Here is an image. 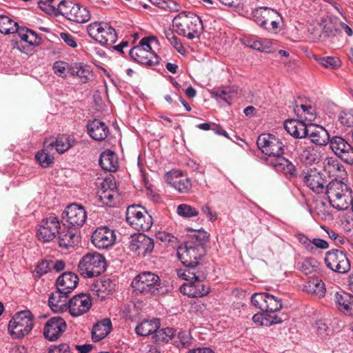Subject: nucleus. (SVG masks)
I'll return each instance as SVG.
<instances>
[{
  "label": "nucleus",
  "mask_w": 353,
  "mask_h": 353,
  "mask_svg": "<svg viewBox=\"0 0 353 353\" xmlns=\"http://www.w3.org/2000/svg\"><path fill=\"white\" fill-rule=\"evenodd\" d=\"M256 144L262 153L268 156V163L276 172L290 176L295 174L294 164L283 157L285 145L280 139L271 134H262L258 137Z\"/></svg>",
  "instance_id": "obj_1"
},
{
  "label": "nucleus",
  "mask_w": 353,
  "mask_h": 353,
  "mask_svg": "<svg viewBox=\"0 0 353 353\" xmlns=\"http://www.w3.org/2000/svg\"><path fill=\"white\" fill-rule=\"evenodd\" d=\"M208 241V233L204 230H197L179 247L177 255L184 266L199 262L198 260L205 254Z\"/></svg>",
  "instance_id": "obj_2"
},
{
  "label": "nucleus",
  "mask_w": 353,
  "mask_h": 353,
  "mask_svg": "<svg viewBox=\"0 0 353 353\" xmlns=\"http://www.w3.org/2000/svg\"><path fill=\"white\" fill-rule=\"evenodd\" d=\"M131 287L137 294L145 296L164 294L167 292L159 276L152 272H143L137 274L132 281Z\"/></svg>",
  "instance_id": "obj_3"
},
{
  "label": "nucleus",
  "mask_w": 353,
  "mask_h": 353,
  "mask_svg": "<svg viewBox=\"0 0 353 353\" xmlns=\"http://www.w3.org/2000/svg\"><path fill=\"white\" fill-rule=\"evenodd\" d=\"M175 32L181 36L193 39L199 37L203 30L201 18L191 12H182L172 21Z\"/></svg>",
  "instance_id": "obj_4"
},
{
  "label": "nucleus",
  "mask_w": 353,
  "mask_h": 353,
  "mask_svg": "<svg viewBox=\"0 0 353 353\" xmlns=\"http://www.w3.org/2000/svg\"><path fill=\"white\" fill-rule=\"evenodd\" d=\"M326 195L330 204L338 210H345L350 206L352 190L341 181L334 180L330 182L326 186Z\"/></svg>",
  "instance_id": "obj_5"
},
{
  "label": "nucleus",
  "mask_w": 353,
  "mask_h": 353,
  "mask_svg": "<svg viewBox=\"0 0 353 353\" xmlns=\"http://www.w3.org/2000/svg\"><path fill=\"white\" fill-rule=\"evenodd\" d=\"M33 316L30 311L23 310L15 314L8 323V330L14 339H22L33 328Z\"/></svg>",
  "instance_id": "obj_6"
},
{
  "label": "nucleus",
  "mask_w": 353,
  "mask_h": 353,
  "mask_svg": "<svg viewBox=\"0 0 353 353\" xmlns=\"http://www.w3.org/2000/svg\"><path fill=\"white\" fill-rule=\"evenodd\" d=\"M105 260L97 252L88 253L80 260L78 270L81 275L89 278L97 276L105 270Z\"/></svg>",
  "instance_id": "obj_7"
},
{
  "label": "nucleus",
  "mask_w": 353,
  "mask_h": 353,
  "mask_svg": "<svg viewBox=\"0 0 353 353\" xmlns=\"http://www.w3.org/2000/svg\"><path fill=\"white\" fill-rule=\"evenodd\" d=\"M152 221V216L141 205H132L127 208L126 221L137 230H149Z\"/></svg>",
  "instance_id": "obj_8"
},
{
  "label": "nucleus",
  "mask_w": 353,
  "mask_h": 353,
  "mask_svg": "<svg viewBox=\"0 0 353 353\" xmlns=\"http://www.w3.org/2000/svg\"><path fill=\"white\" fill-rule=\"evenodd\" d=\"M59 12L66 19L74 22L83 23L90 19V11L71 1H62L58 4Z\"/></svg>",
  "instance_id": "obj_9"
},
{
  "label": "nucleus",
  "mask_w": 353,
  "mask_h": 353,
  "mask_svg": "<svg viewBox=\"0 0 353 353\" xmlns=\"http://www.w3.org/2000/svg\"><path fill=\"white\" fill-rule=\"evenodd\" d=\"M325 266L337 274H346L351 268L350 262L346 254L338 249H332L325 253L324 257Z\"/></svg>",
  "instance_id": "obj_10"
},
{
  "label": "nucleus",
  "mask_w": 353,
  "mask_h": 353,
  "mask_svg": "<svg viewBox=\"0 0 353 353\" xmlns=\"http://www.w3.org/2000/svg\"><path fill=\"white\" fill-rule=\"evenodd\" d=\"M62 216L66 224L79 230L85 223L87 214L82 205L72 203L66 207L62 213Z\"/></svg>",
  "instance_id": "obj_11"
},
{
  "label": "nucleus",
  "mask_w": 353,
  "mask_h": 353,
  "mask_svg": "<svg viewBox=\"0 0 353 353\" xmlns=\"http://www.w3.org/2000/svg\"><path fill=\"white\" fill-rule=\"evenodd\" d=\"M154 243L152 239L143 233L130 236L129 242L130 250L139 256H145L152 253Z\"/></svg>",
  "instance_id": "obj_12"
},
{
  "label": "nucleus",
  "mask_w": 353,
  "mask_h": 353,
  "mask_svg": "<svg viewBox=\"0 0 353 353\" xmlns=\"http://www.w3.org/2000/svg\"><path fill=\"white\" fill-rule=\"evenodd\" d=\"M330 145L332 151L348 164H353V147L342 137L334 136L330 139Z\"/></svg>",
  "instance_id": "obj_13"
},
{
  "label": "nucleus",
  "mask_w": 353,
  "mask_h": 353,
  "mask_svg": "<svg viewBox=\"0 0 353 353\" xmlns=\"http://www.w3.org/2000/svg\"><path fill=\"white\" fill-rule=\"evenodd\" d=\"M116 240L114 230L107 226L97 228L92 233L91 241L98 249H107L112 246Z\"/></svg>",
  "instance_id": "obj_14"
},
{
  "label": "nucleus",
  "mask_w": 353,
  "mask_h": 353,
  "mask_svg": "<svg viewBox=\"0 0 353 353\" xmlns=\"http://www.w3.org/2000/svg\"><path fill=\"white\" fill-rule=\"evenodd\" d=\"M59 229L61 226L58 219L50 216L41 221L37 236L40 241L48 242L56 237Z\"/></svg>",
  "instance_id": "obj_15"
},
{
  "label": "nucleus",
  "mask_w": 353,
  "mask_h": 353,
  "mask_svg": "<svg viewBox=\"0 0 353 353\" xmlns=\"http://www.w3.org/2000/svg\"><path fill=\"white\" fill-rule=\"evenodd\" d=\"M303 181L307 186L316 194L326 193L327 179L324 174L316 169H310L303 174Z\"/></svg>",
  "instance_id": "obj_16"
},
{
  "label": "nucleus",
  "mask_w": 353,
  "mask_h": 353,
  "mask_svg": "<svg viewBox=\"0 0 353 353\" xmlns=\"http://www.w3.org/2000/svg\"><path fill=\"white\" fill-rule=\"evenodd\" d=\"M18 35L21 41L27 43L29 46H25L21 42L16 41L13 45V48L18 49L20 52L28 54L30 52V46H39L41 42V37L36 32L26 28H20Z\"/></svg>",
  "instance_id": "obj_17"
},
{
  "label": "nucleus",
  "mask_w": 353,
  "mask_h": 353,
  "mask_svg": "<svg viewBox=\"0 0 353 353\" xmlns=\"http://www.w3.org/2000/svg\"><path fill=\"white\" fill-rule=\"evenodd\" d=\"M92 304V299L89 295L79 294L74 296L69 301L68 309L72 316L77 317L88 312Z\"/></svg>",
  "instance_id": "obj_18"
},
{
  "label": "nucleus",
  "mask_w": 353,
  "mask_h": 353,
  "mask_svg": "<svg viewBox=\"0 0 353 353\" xmlns=\"http://www.w3.org/2000/svg\"><path fill=\"white\" fill-rule=\"evenodd\" d=\"M66 323L60 316L50 318L45 325L43 335L46 339L50 341L57 340L65 331Z\"/></svg>",
  "instance_id": "obj_19"
},
{
  "label": "nucleus",
  "mask_w": 353,
  "mask_h": 353,
  "mask_svg": "<svg viewBox=\"0 0 353 353\" xmlns=\"http://www.w3.org/2000/svg\"><path fill=\"white\" fill-rule=\"evenodd\" d=\"M294 150L300 156L301 161L311 164L320 161L321 154L312 145H307L304 141L297 140L294 142Z\"/></svg>",
  "instance_id": "obj_20"
},
{
  "label": "nucleus",
  "mask_w": 353,
  "mask_h": 353,
  "mask_svg": "<svg viewBox=\"0 0 353 353\" xmlns=\"http://www.w3.org/2000/svg\"><path fill=\"white\" fill-rule=\"evenodd\" d=\"M58 243L63 248L68 249L74 247L80 239L79 231L76 228L64 223L63 228L59 230Z\"/></svg>",
  "instance_id": "obj_21"
},
{
  "label": "nucleus",
  "mask_w": 353,
  "mask_h": 353,
  "mask_svg": "<svg viewBox=\"0 0 353 353\" xmlns=\"http://www.w3.org/2000/svg\"><path fill=\"white\" fill-rule=\"evenodd\" d=\"M177 276L188 281H203L207 276V272L203 265L199 262L185 266L183 269L177 270Z\"/></svg>",
  "instance_id": "obj_22"
},
{
  "label": "nucleus",
  "mask_w": 353,
  "mask_h": 353,
  "mask_svg": "<svg viewBox=\"0 0 353 353\" xmlns=\"http://www.w3.org/2000/svg\"><path fill=\"white\" fill-rule=\"evenodd\" d=\"M129 54L134 61L143 65L151 66L159 63V57L154 52H148L141 47H133Z\"/></svg>",
  "instance_id": "obj_23"
},
{
  "label": "nucleus",
  "mask_w": 353,
  "mask_h": 353,
  "mask_svg": "<svg viewBox=\"0 0 353 353\" xmlns=\"http://www.w3.org/2000/svg\"><path fill=\"white\" fill-rule=\"evenodd\" d=\"M310 142L319 145H327L330 139L328 132L322 126L311 124L307 126V136Z\"/></svg>",
  "instance_id": "obj_24"
},
{
  "label": "nucleus",
  "mask_w": 353,
  "mask_h": 353,
  "mask_svg": "<svg viewBox=\"0 0 353 353\" xmlns=\"http://www.w3.org/2000/svg\"><path fill=\"white\" fill-rule=\"evenodd\" d=\"M86 128L90 137L97 141L105 140L110 132L108 125L104 122L96 119L90 121Z\"/></svg>",
  "instance_id": "obj_25"
},
{
  "label": "nucleus",
  "mask_w": 353,
  "mask_h": 353,
  "mask_svg": "<svg viewBox=\"0 0 353 353\" xmlns=\"http://www.w3.org/2000/svg\"><path fill=\"white\" fill-rule=\"evenodd\" d=\"M69 301L68 294L57 289L56 291L51 293L48 299V305L54 312H61L68 309Z\"/></svg>",
  "instance_id": "obj_26"
},
{
  "label": "nucleus",
  "mask_w": 353,
  "mask_h": 353,
  "mask_svg": "<svg viewBox=\"0 0 353 353\" xmlns=\"http://www.w3.org/2000/svg\"><path fill=\"white\" fill-rule=\"evenodd\" d=\"M78 281L79 278L77 274L72 272H65L57 279V289L65 292V293L69 294L76 288Z\"/></svg>",
  "instance_id": "obj_27"
},
{
  "label": "nucleus",
  "mask_w": 353,
  "mask_h": 353,
  "mask_svg": "<svg viewBox=\"0 0 353 353\" xmlns=\"http://www.w3.org/2000/svg\"><path fill=\"white\" fill-rule=\"evenodd\" d=\"M203 281H190L183 285L181 290L189 297L197 298L206 296L210 291V287L202 283Z\"/></svg>",
  "instance_id": "obj_28"
},
{
  "label": "nucleus",
  "mask_w": 353,
  "mask_h": 353,
  "mask_svg": "<svg viewBox=\"0 0 353 353\" xmlns=\"http://www.w3.org/2000/svg\"><path fill=\"white\" fill-rule=\"evenodd\" d=\"M168 181L180 193H188L192 188L190 179L183 176L181 173L178 172H174L168 176Z\"/></svg>",
  "instance_id": "obj_29"
},
{
  "label": "nucleus",
  "mask_w": 353,
  "mask_h": 353,
  "mask_svg": "<svg viewBox=\"0 0 353 353\" xmlns=\"http://www.w3.org/2000/svg\"><path fill=\"white\" fill-rule=\"evenodd\" d=\"M243 43L250 48L256 50L259 52L272 53V42L268 39H259L252 36L243 39Z\"/></svg>",
  "instance_id": "obj_30"
},
{
  "label": "nucleus",
  "mask_w": 353,
  "mask_h": 353,
  "mask_svg": "<svg viewBox=\"0 0 353 353\" xmlns=\"http://www.w3.org/2000/svg\"><path fill=\"white\" fill-rule=\"evenodd\" d=\"M99 164L104 170L115 172L119 168L117 154L110 150L103 152L100 155Z\"/></svg>",
  "instance_id": "obj_31"
},
{
  "label": "nucleus",
  "mask_w": 353,
  "mask_h": 353,
  "mask_svg": "<svg viewBox=\"0 0 353 353\" xmlns=\"http://www.w3.org/2000/svg\"><path fill=\"white\" fill-rule=\"evenodd\" d=\"M112 331V322L110 319L105 318L93 325L92 330V339L93 341L98 342L107 336Z\"/></svg>",
  "instance_id": "obj_32"
},
{
  "label": "nucleus",
  "mask_w": 353,
  "mask_h": 353,
  "mask_svg": "<svg viewBox=\"0 0 353 353\" xmlns=\"http://www.w3.org/2000/svg\"><path fill=\"white\" fill-rule=\"evenodd\" d=\"M285 130L296 139H303L307 136V125L303 121L296 119L287 120L284 123Z\"/></svg>",
  "instance_id": "obj_33"
},
{
  "label": "nucleus",
  "mask_w": 353,
  "mask_h": 353,
  "mask_svg": "<svg viewBox=\"0 0 353 353\" xmlns=\"http://www.w3.org/2000/svg\"><path fill=\"white\" fill-rule=\"evenodd\" d=\"M334 301L340 311L344 314L353 316V297L348 293L337 292L334 294Z\"/></svg>",
  "instance_id": "obj_34"
},
{
  "label": "nucleus",
  "mask_w": 353,
  "mask_h": 353,
  "mask_svg": "<svg viewBox=\"0 0 353 353\" xmlns=\"http://www.w3.org/2000/svg\"><path fill=\"white\" fill-rule=\"evenodd\" d=\"M161 323L158 319L152 320H143L135 328L136 333L142 336H147L153 333L160 327Z\"/></svg>",
  "instance_id": "obj_35"
},
{
  "label": "nucleus",
  "mask_w": 353,
  "mask_h": 353,
  "mask_svg": "<svg viewBox=\"0 0 353 353\" xmlns=\"http://www.w3.org/2000/svg\"><path fill=\"white\" fill-rule=\"evenodd\" d=\"M192 341L191 334L188 330L174 329V334L172 344L178 348H188Z\"/></svg>",
  "instance_id": "obj_36"
},
{
  "label": "nucleus",
  "mask_w": 353,
  "mask_h": 353,
  "mask_svg": "<svg viewBox=\"0 0 353 353\" xmlns=\"http://www.w3.org/2000/svg\"><path fill=\"white\" fill-rule=\"evenodd\" d=\"M305 290L312 294H314L319 298L323 297L326 292L325 283L319 278L310 279L305 285Z\"/></svg>",
  "instance_id": "obj_37"
},
{
  "label": "nucleus",
  "mask_w": 353,
  "mask_h": 353,
  "mask_svg": "<svg viewBox=\"0 0 353 353\" xmlns=\"http://www.w3.org/2000/svg\"><path fill=\"white\" fill-rule=\"evenodd\" d=\"M102 26L103 30H101V36H102L103 39L101 41H99V43L101 45L112 46L117 39L116 31L107 23L103 22Z\"/></svg>",
  "instance_id": "obj_38"
},
{
  "label": "nucleus",
  "mask_w": 353,
  "mask_h": 353,
  "mask_svg": "<svg viewBox=\"0 0 353 353\" xmlns=\"http://www.w3.org/2000/svg\"><path fill=\"white\" fill-rule=\"evenodd\" d=\"M19 24L6 15H0V32L5 34L19 32Z\"/></svg>",
  "instance_id": "obj_39"
},
{
  "label": "nucleus",
  "mask_w": 353,
  "mask_h": 353,
  "mask_svg": "<svg viewBox=\"0 0 353 353\" xmlns=\"http://www.w3.org/2000/svg\"><path fill=\"white\" fill-rule=\"evenodd\" d=\"M174 334V329L167 327L162 329L159 328L152 338L157 343L165 344L169 342H172Z\"/></svg>",
  "instance_id": "obj_40"
},
{
  "label": "nucleus",
  "mask_w": 353,
  "mask_h": 353,
  "mask_svg": "<svg viewBox=\"0 0 353 353\" xmlns=\"http://www.w3.org/2000/svg\"><path fill=\"white\" fill-rule=\"evenodd\" d=\"M321 37L332 38L339 34V22L325 20L323 22Z\"/></svg>",
  "instance_id": "obj_41"
},
{
  "label": "nucleus",
  "mask_w": 353,
  "mask_h": 353,
  "mask_svg": "<svg viewBox=\"0 0 353 353\" xmlns=\"http://www.w3.org/2000/svg\"><path fill=\"white\" fill-rule=\"evenodd\" d=\"M68 72L73 76L78 77L83 83H86L89 79L90 74V70L83 67L79 63H74L69 69Z\"/></svg>",
  "instance_id": "obj_42"
},
{
  "label": "nucleus",
  "mask_w": 353,
  "mask_h": 353,
  "mask_svg": "<svg viewBox=\"0 0 353 353\" xmlns=\"http://www.w3.org/2000/svg\"><path fill=\"white\" fill-rule=\"evenodd\" d=\"M35 159L42 168H48L54 162V157L50 154L47 149L39 151L35 155Z\"/></svg>",
  "instance_id": "obj_43"
},
{
  "label": "nucleus",
  "mask_w": 353,
  "mask_h": 353,
  "mask_svg": "<svg viewBox=\"0 0 353 353\" xmlns=\"http://www.w3.org/2000/svg\"><path fill=\"white\" fill-rule=\"evenodd\" d=\"M266 303L264 310L265 312H276L282 307L281 299L270 294L268 295Z\"/></svg>",
  "instance_id": "obj_44"
},
{
  "label": "nucleus",
  "mask_w": 353,
  "mask_h": 353,
  "mask_svg": "<svg viewBox=\"0 0 353 353\" xmlns=\"http://www.w3.org/2000/svg\"><path fill=\"white\" fill-rule=\"evenodd\" d=\"M268 295L269 293L267 292L254 293L251 297V303L254 307L264 312Z\"/></svg>",
  "instance_id": "obj_45"
},
{
  "label": "nucleus",
  "mask_w": 353,
  "mask_h": 353,
  "mask_svg": "<svg viewBox=\"0 0 353 353\" xmlns=\"http://www.w3.org/2000/svg\"><path fill=\"white\" fill-rule=\"evenodd\" d=\"M165 36L170 41V44L181 54H184L185 50L184 49L180 40L174 35L173 31L170 29L165 30Z\"/></svg>",
  "instance_id": "obj_46"
},
{
  "label": "nucleus",
  "mask_w": 353,
  "mask_h": 353,
  "mask_svg": "<svg viewBox=\"0 0 353 353\" xmlns=\"http://www.w3.org/2000/svg\"><path fill=\"white\" fill-rule=\"evenodd\" d=\"M176 212L179 216L185 218L196 216L199 214V212L195 208L185 203L178 205Z\"/></svg>",
  "instance_id": "obj_47"
},
{
  "label": "nucleus",
  "mask_w": 353,
  "mask_h": 353,
  "mask_svg": "<svg viewBox=\"0 0 353 353\" xmlns=\"http://www.w3.org/2000/svg\"><path fill=\"white\" fill-rule=\"evenodd\" d=\"M102 24L103 22H94L88 26V34L98 42L103 39L101 36V30H103Z\"/></svg>",
  "instance_id": "obj_48"
},
{
  "label": "nucleus",
  "mask_w": 353,
  "mask_h": 353,
  "mask_svg": "<svg viewBox=\"0 0 353 353\" xmlns=\"http://www.w3.org/2000/svg\"><path fill=\"white\" fill-rule=\"evenodd\" d=\"M325 170L330 174L335 175L337 172H341L343 166L334 158H327L324 161Z\"/></svg>",
  "instance_id": "obj_49"
},
{
  "label": "nucleus",
  "mask_w": 353,
  "mask_h": 353,
  "mask_svg": "<svg viewBox=\"0 0 353 353\" xmlns=\"http://www.w3.org/2000/svg\"><path fill=\"white\" fill-rule=\"evenodd\" d=\"M316 261L312 258H306L302 262L299 263V269L305 274L312 273L316 267Z\"/></svg>",
  "instance_id": "obj_50"
},
{
  "label": "nucleus",
  "mask_w": 353,
  "mask_h": 353,
  "mask_svg": "<svg viewBox=\"0 0 353 353\" xmlns=\"http://www.w3.org/2000/svg\"><path fill=\"white\" fill-rule=\"evenodd\" d=\"M319 62L327 68L336 69L341 66L340 59L334 57H321L319 59Z\"/></svg>",
  "instance_id": "obj_51"
},
{
  "label": "nucleus",
  "mask_w": 353,
  "mask_h": 353,
  "mask_svg": "<svg viewBox=\"0 0 353 353\" xmlns=\"http://www.w3.org/2000/svg\"><path fill=\"white\" fill-rule=\"evenodd\" d=\"M50 145L55 147L56 150L60 154L65 152L71 147L70 142L65 137H58L56 141L51 143Z\"/></svg>",
  "instance_id": "obj_52"
},
{
  "label": "nucleus",
  "mask_w": 353,
  "mask_h": 353,
  "mask_svg": "<svg viewBox=\"0 0 353 353\" xmlns=\"http://www.w3.org/2000/svg\"><path fill=\"white\" fill-rule=\"evenodd\" d=\"M262 12V18L265 19V24L266 25L268 21L271 19H275L276 17H279L281 19V14L274 9L268 7H260L259 8Z\"/></svg>",
  "instance_id": "obj_53"
},
{
  "label": "nucleus",
  "mask_w": 353,
  "mask_h": 353,
  "mask_svg": "<svg viewBox=\"0 0 353 353\" xmlns=\"http://www.w3.org/2000/svg\"><path fill=\"white\" fill-rule=\"evenodd\" d=\"M287 319L288 316L286 315L283 319L282 316H279L277 314H275V312H265V321L263 323L265 326H270L274 324L281 323Z\"/></svg>",
  "instance_id": "obj_54"
},
{
  "label": "nucleus",
  "mask_w": 353,
  "mask_h": 353,
  "mask_svg": "<svg viewBox=\"0 0 353 353\" xmlns=\"http://www.w3.org/2000/svg\"><path fill=\"white\" fill-rule=\"evenodd\" d=\"M115 284L108 278L103 279L101 281L99 285V291L106 292L107 294H110L114 290Z\"/></svg>",
  "instance_id": "obj_55"
},
{
  "label": "nucleus",
  "mask_w": 353,
  "mask_h": 353,
  "mask_svg": "<svg viewBox=\"0 0 353 353\" xmlns=\"http://www.w3.org/2000/svg\"><path fill=\"white\" fill-rule=\"evenodd\" d=\"M341 124L347 127L353 126V114L350 112L343 111L339 116Z\"/></svg>",
  "instance_id": "obj_56"
},
{
  "label": "nucleus",
  "mask_w": 353,
  "mask_h": 353,
  "mask_svg": "<svg viewBox=\"0 0 353 353\" xmlns=\"http://www.w3.org/2000/svg\"><path fill=\"white\" fill-rule=\"evenodd\" d=\"M51 270V263L50 260H43L39 263L36 268L35 272L39 276L46 274Z\"/></svg>",
  "instance_id": "obj_57"
},
{
  "label": "nucleus",
  "mask_w": 353,
  "mask_h": 353,
  "mask_svg": "<svg viewBox=\"0 0 353 353\" xmlns=\"http://www.w3.org/2000/svg\"><path fill=\"white\" fill-rule=\"evenodd\" d=\"M116 192L113 189L104 190L99 196L100 200L105 205H110L114 201Z\"/></svg>",
  "instance_id": "obj_58"
},
{
  "label": "nucleus",
  "mask_w": 353,
  "mask_h": 353,
  "mask_svg": "<svg viewBox=\"0 0 353 353\" xmlns=\"http://www.w3.org/2000/svg\"><path fill=\"white\" fill-rule=\"evenodd\" d=\"M158 239L169 245L175 246L177 243V238L170 233L161 232L157 236Z\"/></svg>",
  "instance_id": "obj_59"
},
{
  "label": "nucleus",
  "mask_w": 353,
  "mask_h": 353,
  "mask_svg": "<svg viewBox=\"0 0 353 353\" xmlns=\"http://www.w3.org/2000/svg\"><path fill=\"white\" fill-rule=\"evenodd\" d=\"M68 65V64L65 61H55L53 65L54 72L56 74H57L61 77H66L65 71H66V68H67Z\"/></svg>",
  "instance_id": "obj_60"
},
{
  "label": "nucleus",
  "mask_w": 353,
  "mask_h": 353,
  "mask_svg": "<svg viewBox=\"0 0 353 353\" xmlns=\"http://www.w3.org/2000/svg\"><path fill=\"white\" fill-rule=\"evenodd\" d=\"M61 39L70 47L75 48L77 46L76 39L69 32H61Z\"/></svg>",
  "instance_id": "obj_61"
},
{
  "label": "nucleus",
  "mask_w": 353,
  "mask_h": 353,
  "mask_svg": "<svg viewBox=\"0 0 353 353\" xmlns=\"http://www.w3.org/2000/svg\"><path fill=\"white\" fill-rule=\"evenodd\" d=\"M300 108L303 110L305 119L309 121L314 120L316 116L314 108L311 105L301 104Z\"/></svg>",
  "instance_id": "obj_62"
},
{
  "label": "nucleus",
  "mask_w": 353,
  "mask_h": 353,
  "mask_svg": "<svg viewBox=\"0 0 353 353\" xmlns=\"http://www.w3.org/2000/svg\"><path fill=\"white\" fill-rule=\"evenodd\" d=\"M297 239L308 252H313V245L312 243V240H310L307 236L303 234H299L297 235Z\"/></svg>",
  "instance_id": "obj_63"
},
{
  "label": "nucleus",
  "mask_w": 353,
  "mask_h": 353,
  "mask_svg": "<svg viewBox=\"0 0 353 353\" xmlns=\"http://www.w3.org/2000/svg\"><path fill=\"white\" fill-rule=\"evenodd\" d=\"M48 353H71V351L68 344L61 343L59 345L51 347L48 350Z\"/></svg>",
  "instance_id": "obj_64"
}]
</instances>
